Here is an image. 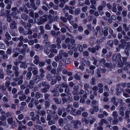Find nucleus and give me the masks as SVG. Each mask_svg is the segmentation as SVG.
I'll return each instance as SVG.
<instances>
[{"label": "nucleus", "instance_id": "1", "mask_svg": "<svg viewBox=\"0 0 130 130\" xmlns=\"http://www.w3.org/2000/svg\"><path fill=\"white\" fill-rule=\"evenodd\" d=\"M121 56L120 53H118L117 54H115L112 56V60L113 61L117 63V62H119L121 61Z\"/></svg>", "mask_w": 130, "mask_h": 130}, {"label": "nucleus", "instance_id": "2", "mask_svg": "<svg viewBox=\"0 0 130 130\" xmlns=\"http://www.w3.org/2000/svg\"><path fill=\"white\" fill-rule=\"evenodd\" d=\"M73 98L71 96H69L68 98L64 97L62 98V101L63 103L68 104L73 100Z\"/></svg>", "mask_w": 130, "mask_h": 130}, {"label": "nucleus", "instance_id": "3", "mask_svg": "<svg viewBox=\"0 0 130 130\" xmlns=\"http://www.w3.org/2000/svg\"><path fill=\"white\" fill-rule=\"evenodd\" d=\"M17 24L15 21L12 19L9 25V27L11 29H15L17 27Z\"/></svg>", "mask_w": 130, "mask_h": 130}, {"label": "nucleus", "instance_id": "4", "mask_svg": "<svg viewBox=\"0 0 130 130\" xmlns=\"http://www.w3.org/2000/svg\"><path fill=\"white\" fill-rule=\"evenodd\" d=\"M72 124H73V126L74 128L77 129L79 127L78 125L81 124V122L78 120H72L71 122Z\"/></svg>", "mask_w": 130, "mask_h": 130}, {"label": "nucleus", "instance_id": "5", "mask_svg": "<svg viewBox=\"0 0 130 130\" xmlns=\"http://www.w3.org/2000/svg\"><path fill=\"white\" fill-rule=\"evenodd\" d=\"M50 92L53 94V96H58L59 95V93L57 90L55 88L50 90Z\"/></svg>", "mask_w": 130, "mask_h": 130}, {"label": "nucleus", "instance_id": "6", "mask_svg": "<svg viewBox=\"0 0 130 130\" xmlns=\"http://www.w3.org/2000/svg\"><path fill=\"white\" fill-rule=\"evenodd\" d=\"M104 66L105 67L110 69H114L115 67V64L113 65L112 64L109 62L105 63L104 64Z\"/></svg>", "mask_w": 130, "mask_h": 130}, {"label": "nucleus", "instance_id": "7", "mask_svg": "<svg viewBox=\"0 0 130 130\" xmlns=\"http://www.w3.org/2000/svg\"><path fill=\"white\" fill-rule=\"evenodd\" d=\"M32 78L36 83H38L41 79V77L38 75L34 76L32 77Z\"/></svg>", "mask_w": 130, "mask_h": 130}, {"label": "nucleus", "instance_id": "8", "mask_svg": "<svg viewBox=\"0 0 130 130\" xmlns=\"http://www.w3.org/2000/svg\"><path fill=\"white\" fill-rule=\"evenodd\" d=\"M116 94L117 96H119L120 95V94L121 93L122 91V89L121 88L119 87H117L116 89Z\"/></svg>", "mask_w": 130, "mask_h": 130}, {"label": "nucleus", "instance_id": "9", "mask_svg": "<svg viewBox=\"0 0 130 130\" xmlns=\"http://www.w3.org/2000/svg\"><path fill=\"white\" fill-rule=\"evenodd\" d=\"M35 81L34 79L30 80L29 82V85H28V87L30 89H32L33 88V86L35 84Z\"/></svg>", "mask_w": 130, "mask_h": 130}, {"label": "nucleus", "instance_id": "10", "mask_svg": "<svg viewBox=\"0 0 130 130\" xmlns=\"http://www.w3.org/2000/svg\"><path fill=\"white\" fill-rule=\"evenodd\" d=\"M34 58L35 59L34 61V63L35 64L38 65L40 62L39 56L37 55H36L34 56Z\"/></svg>", "mask_w": 130, "mask_h": 130}, {"label": "nucleus", "instance_id": "11", "mask_svg": "<svg viewBox=\"0 0 130 130\" xmlns=\"http://www.w3.org/2000/svg\"><path fill=\"white\" fill-rule=\"evenodd\" d=\"M35 97L36 99H38L39 98H42L43 97V96L39 92H37L35 93Z\"/></svg>", "mask_w": 130, "mask_h": 130}, {"label": "nucleus", "instance_id": "12", "mask_svg": "<svg viewBox=\"0 0 130 130\" xmlns=\"http://www.w3.org/2000/svg\"><path fill=\"white\" fill-rule=\"evenodd\" d=\"M62 55L61 54H59L57 56H55L54 58V59L57 62H58L59 60L62 58Z\"/></svg>", "mask_w": 130, "mask_h": 130}, {"label": "nucleus", "instance_id": "13", "mask_svg": "<svg viewBox=\"0 0 130 130\" xmlns=\"http://www.w3.org/2000/svg\"><path fill=\"white\" fill-rule=\"evenodd\" d=\"M42 85L43 87H45V88H47L48 89H49L50 87V85L47 84L45 81H43L42 82Z\"/></svg>", "mask_w": 130, "mask_h": 130}, {"label": "nucleus", "instance_id": "14", "mask_svg": "<svg viewBox=\"0 0 130 130\" xmlns=\"http://www.w3.org/2000/svg\"><path fill=\"white\" fill-rule=\"evenodd\" d=\"M17 12L16 11H12L11 13V15L12 17L13 18L15 19H17L18 17L17 16Z\"/></svg>", "mask_w": 130, "mask_h": 130}, {"label": "nucleus", "instance_id": "15", "mask_svg": "<svg viewBox=\"0 0 130 130\" xmlns=\"http://www.w3.org/2000/svg\"><path fill=\"white\" fill-rule=\"evenodd\" d=\"M23 76L22 75H20L19 76V80H18L17 84L18 85H19L22 84L23 82Z\"/></svg>", "mask_w": 130, "mask_h": 130}, {"label": "nucleus", "instance_id": "16", "mask_svg": "<svg viewBox=\"0 0 130 130\" xmlns=\"http://www.w3.org/2000/svg\"><path fill=\"white\" fill-rule=\"evenodd\" d=\"M53 100L57 104H61L62 102L61 100L57 98H53Z\"/></svg>", "mask_w": 130, "mask_h": 130}, {"label": "nucleus", "instance_id": "17", "mask_svg": "<svg viewBox=\"0 0 130 130\" xmlns=\"http://www.w3.org/2000/svg\"><path fill=\"white\" fill-rule=\"evenodd\" d=\"M72 105L71 104H68L67 105L66 109V111L67 112H70L73 109V108L72 107Z\"/></svg>", "mask_w": 130, "mask_h": 130}, {"label": "nucleus", "instance_id": "18", "mask_svg": "<svg viewBox=\"0 0 130 130\" xmlns=\"http://www.w3.org/2000/svg\"><path fill=\"white\" fill-rule=\"evenodd\" d=\"M34 47L35 48L40 50H42L43 48V46L40 45L38 44H36L34 46Z\"/></svg>", "mask_w": 130, "mask_h": 130}, {"label": "nucleus", "instance_id": "19", "mask_svg": "<svg viewBox=\"0 0 130 130\" xmlns=\"http://www.w3.org/2000/svg\"><path fill=\"white\" fill-rule=\"evenodd\" d=\"M116 5L115 3L113 4L111 10L114 12H116L117 11V8H116Z\"/></svg>", "mask_w": 130, "mask_h": 130}, {"label": "nucleus", "instance_id": "20", "mask_svg": "<svg viewBox=\"0 0 130 130\" xmlns=\"http://www.w3.org/2000/svg\"><path fill=\"white\" fill-rule=\"evenodd\" d=\"M27 98L26 96L24 94H22V95L19 97V99L21 101H24Z\"/></svg>", "mask_w": 130, "mask_h": 130}, {"label": "nucleus", "instance_id": "21", "mask_svg": "<svg viewBox=\"0 0 130 130\" xmlns=\"http://www.w3.org/2000/svg\"><path fill=\"white\" fill-rule=\"evenodd\" d=\"M116 99L115 97L112 98L111 101L113 103V104L116 106H117L118 104V102L116 101Z\"/></svg>", "mask_w": 130, "mask_h": 130}, {"label": "nucleus", "instance_id": "22", "mask_svg": "<svg viewBox=\"0 0 130 130\" xmlns=\"http://www.w3.org/2000/svg\"><path fill=\"white\" fill-rule=\"evenodd\" d=\"M105 29L104 31V36H106L108 34V30L109 29V27L108 26H106L105 27Z\"/></svg>", "mask_w": 130, "mask_h": 130}, {"label": "nucleus", "instance_id": "23", "mask_svg": "<svg viewBox=\"0 0 130 130\" xmlns=\"http://www.w3.org/2000/svg\"><path fill=\"white\" fill-rule=\"evenodd\" d=\"M130 51V47H127L125 48L124 52L127 56L129 55V51Z\"/></svg>", "mask_w": 130, "mask_h": 130}, {"label": "nucleus", "instance_id": "24", "mask_svg": "<svg viewBox=\"0 0 130 130\" xmlns=\"http://www.w3.org/2000/svg\"><path fill=\"white\" fill-rule=\"evenodd\" d=\"M32 73L33 75H37L38 73V69L36 67L32 70Z\"/></svg>", "mask_w": 130, "mask_h": 130}, {"label": "nucleus", "instance_id": "25", "mask_svg": "<svg viewBox=\"0 0 130 130\" xmlns=\"http://www.w3.org/2000/svg\"><path fill=\"white\" fill-rule=\"evenodd\" d=\"M82 123H85L86 124H87L89 122V120L86 118H82Z\"/></svg>", "mask_w": 130, "mask_h": 130}, {"label": "nucleus", "instance_id": "26", "mask_svg": "<svg viewBox=\"0 0 130 130\" xmlns=\"http://www.w3.org/2000/svg\"><path fill=\"white\" fill-rule=\"evenodd\" d=\"M88 50L89 51L93 53H95L96 52L95 49L94 47L92 48L89 47L88 48Z\"/></svg>", "mask_w": 130, "mask_h": 130}, {"label": "nucleus", "instance_id": "27", "mask_svg": "<svg viewBox=\"0 0 130 130\" xmlns=\"http://www.w3.org/2000/svg\"><path fill=\"white\" fill-rule=\"evenodd\" d=\"M28 16L25 14H23L21 15V18L25 20H27L28 19Z\"/></svg>", "mask_w": 130, "mask_h": 130}, {"label": "nucleus", "instance_id": "28", "mask_svg": "<svg viewBox=\"0 0 130 130\" xmlns=\"http://www.w3.org/2000/svg\"><path fill=\"white\" fill-rule=\"evenodd\" d=\"M123 29L125 31H128L129 30L128 27H127V25L125 23L123 25Z\"/></svg>", "mask_w": 130, "mask_h": 130}, {"label": "nucleus", "instance_id": "29", "mask_svg": "<svg viewBox=\"0 0 130 130\" xmlns=\"http://www.w3.org/2000/svg\"><path fill=\"white\" fill-rule=\"evenodd\" d=\"M45 108L46 109H48L50 105V104L49 103V102L47 101H46L45 102Z\"/></svg>", "mask_w": 130, "mask_h": 130}, {"label": "nucleus", "instance_id": "30", "mask_svg": "<svg viewBox=\"0 0 130 130\" xmlns=\"http://www.w3.org/2000/svg\"><path fill=\"white\" fill-rule=\"evenodd\" d=\"M80 9L79 8L76 9L74 11V14L76 15L79 14L80 12Z\"/></svg>", "mask_w": 130, "mask_h": 130}, {"label": "nucleus", "instance_id": "31", "mask_svg": "<svg viewBox=\"0 0 130 130\" xmlns=\"http://www.w3.org/2000/svg\"><path fill=\"white\" fill-rule=\"evenodd\" d=\"M64 122L63 120L61 118L59 119L58 121V123L60 125L61 127H63V122Z\"/></svg>", "mask_w": 130, "mask_h": 130}, {"label": "nucleus", "instance_id": "32", "mask_svg": "<svg viewBox=\"0 0 130 130\" xmlns=\"http://www.w3.org/2000/svg\"><path fill=\"white\" fill-rule=\"evenodd\" d=\"M62 109L60 108H59L57 109V113L59 116H61L62 113Z\"/></svg>", "mask_w": 130, "mask_h": 130}, {"label": "nucleus", "instance_id": "33", "mask_svg": "<svg viewBox=\"0 0 130 130\" xmlns=\"http://www.w3.org/2000/svg\"><path fill=\"white\" fill-rule=\"evenodd\" d=\"M13 118L12 117H11L7 119V122L9 124H11L13 123Z\"/></svg>", "mask_w": 130, "mask_h": 130}, {"label": "nucleus", "instance_id": "34", "mask_svg": "<svg viewBox=\"0 0 130 130\" xmlns=\"http://www.w3.org/2000/svg\"><path fill=\"white\" fill-rule=\"evenodd\" d=\"M5 37L7 40H9L11 38V36L8 32L5 34Z\"/></svg>", "mask_w": 130, "mask_h": 130}, {"label": "nucleus", "instance_id": "35", "mask_svg": "<svg viewBox=\"0 0 130 130\" xmlns=\"http://www.w3.org/2000/svg\"><path fill=\"white\" fill-rule=\"evenodd\" d=\"M32 73L30 71L28 72L26 74V77L28 79H30L32 76Z\"/></svg>", "mask_w": 130, "mask_h": 130}, {"label": "nucleus", "instance_id": "36", "mask_svg": "<svg viewBox=\"0 0 130 130\" xmlns=\"http://www.w3.org/2000/svg\"><path fill=\"white\" fill-rule=\"evenodd\" d=\"M18 30L19 32L21 34H23L24 32V29L22 26H20L18 27Z\"/></svg>", "mask_w": 130, "mask_h": 130}, {"label": "nucleus", "instance_id": "37", "mask_svg": "<svg viewBox=\"0 0 130 130\" xmlns=\"http://www.w3.org/2000/svg\"><path fill=\"white\" fill-rule=\"evenodd\" d=\"M6 72L8 75H10L12 76H14V73L12 74V71L10 70H7Z\"/></svg>", "mask_w": 130, "mask_h": 130}, {"label": "nucleus", "instance_id": "38", "mask_svg": "<svg viewBox=\"0 0 130 130\" xmlns=\"http://www.w3.org/2000/svg\"><path fill=\"white\" fill-rule=\"evenodd\" d=\"M107 44L109 46L111 47L112 46L113 44V42L112 40H109L107 41Z\"/></svg>", "mask_w": 130, "mask_h": 130}, {"label": "nucleus", "instance_id": "39", "mask_svg": "<svg viewBox=\"0 0 130 130\" xmlns=\"http://www.w3.org/2000/svg\"><path fill=\"white\" fill-rule=\"evenodd\" d=\"M112 115L114 118H117L118 116V113L117 111H113Z\"/></svg>", "mask_w": 130, "mask_h": 130}, {"label": "nucleus", "instance_id": "40", "mask_svg": "<svg viewBox=\"0 0 130 130\" xmlns=\"http://www.w3.org/2000/svg\"><path fill=\"white\" fill-rule=\"evenodd\" d=\"M29 15L32 18H33L34 17V11L32 9L29 10Z\"/></svg>", "mask_w": 130, "mask_h": 130}, {"label": "nucleus", "instance_id": "41", "mask_svg": "<svg viewBox=\"0 0 130 130\" xmlns=\"http://www.w3.org/2000/svg\"><path fill=\"white\" fill-rule=\"evenodd\" d=\"M129 112L128 110H127L125 112V118L128 119L129 118Z\"/></svg>", "mask_w": 130, "mask_h": 130}, {"label": "nucleus", "instance_id": "42", "mask_svg": "<svg viewBox=\"0 0 130 130\" xmlns=\"http://www.w3.org/2000/svg\"><path fill=\"white\" fill-rule=\"evenodd\" d=\"M0 88L3 91H5L7 90V87L3 85H0Z\"/></svg>", "mask_w": 130, "mask_h": 130}, {"label": "nucleus", "instance_id": "43", "mask_svg": "<svg viewBox=\"0 0 130 130\" xmlns=\"http://www.w3.org/2000/svg\"><path fill=\"white\" fill-rule=\"evenodd\" d=\"M60 19L63 22L66 23L67 21V18L64 17L63 16H61L60 17Z\"/></svg>", "mask_w": 130, "mask_h": 130}, {"label": "nucleus", "instance_id": "44", "mask_svg": "<svg viewBox=\"0 0 130 130\" xmlns=\"http://www.w3.org/2000/svg\"><path fill=\"white\" fill-rule=\"evenodd\" d=\"M56 45L55 44H52L49 46L50 48V49L51 50H52L56 48Z\"/></svg>", "mask_w": 130, "mask_h": 130}, {"label": "nucleus", "instance_id": "45", "mask_svg": "<svg viewBox=\"0 0 130 130\" xmlns=\"http://www.w3.org/2000/svg\"><path fill=\"white\" fill-rule=\"evenodd\" d=\"M44 52L45 54L47 55H48L50 52V50L48 48H44Z\"/></svg>", "mask_w": 130, "mask_h": 130}, {"label": "nucleus", "instance_id": "46", "mask_svg": "<svg viewBox=\"0 0 130 130\" xmlns=\"http://www.w3.org/2000/svg\"><path fill=\"white\" fill-rule=\"evenodd\" d=\"M79 104L77 102H75L73 103V106L76 108L78 107L79 106Z\"/></svg>", "mask_w": 130, "mask_h": 130}, {"label": "nucleus", "instance_id": "47", "mask_svg": "<svg viewBox=\"0 0 130 130\" xmlns=\"http://www.w3.org/2000/svg\"><path fill=\"white\" fill-rule=\"evenodd\" d=\"M100 64H103L104 65L105 63L106 60L104 58H102L99 61Z\"/></svg>", "mask_w": 130, "mask_h": 130}, {"label": "nucleus", "instance_id": "48", "mask_svg": "<svg viewBox=\"0 0 130 130\" xmlns=\"http://www.w3.org/2000/svg\"><path fill=\"white\" fill-rule=\"evenodd\" d=\"M10 33L11 35L13 36L16 37L18 36L17 34L13 30H11Z\"/></svg>", "mask_w": 130, "mask_h": 130}, {"label": "nucleus", "instance_id": "49", "mask_svg": "<svg viewBox=\"0 0 130 130\" xmlns=\"http://www.w3.org/2000/svg\"><path fill=\"white\" fill-rule=\"evenodd\" d=\"M52 75L50 74H47L46 76V78L48 80L51 81L52 79Z\"/></svg>", "mask_w": 130, "mask_h": 130}, {"label": "nucleus", "instance_id": "50", "mask_svg": "<svg viewBox=\"0 0 130 130\" xmlns=\"http://www.w3.org/2000/svg\"><path fill=\"white\" fill-rule=\"evenodd\" d=\"M78 73H79L81 74V73H77L76 74H75V75L74 76V78L75 79L78 80L80 79V77L79 75H78Z\"/></svg>", "mask_w": 130, "mask_h": 130}, {"label": "nucleus", "instance_id": "51", "mask_svg": "<svg viewBox=\"0 0 130 130\" xmlns=\"http://www.w3.org/2000/svg\"><path fill=\"white\" fill-rule=\"evenodd\" d=\"M47 88L45 87L41 89L40 91L42 93H45L47 91Z\"/></svg>", "mask_w": 130, "mask_h": 130}, {"label": "nucleus", "instance_id": "52", "mask_svg": "<svg viewBox=\"0 0 130 130\" xmlns=\"http://www.w3.org/2000/svg\"><path fill=\"white\" fill-rule=\"evenodd\" d=\"M91 84L92 85H95L96 84L95 82L96 81V79L94 77H92L91 79Z\"/></svg>", "mask_w": 130, "mask_h": 130}, {"label": "nucleus", "instance_id": "53", "mask_svg": "<svg viewBox=\"0 0 130 130\" xmlns=\"http://www.w3.org/2000/svg\"><path fill=\"white\" fill-rule=\"evenodd\" d=\"M31 66H32V67H29L28 68V69L29 71L33 70L36 67L33 64H32V65H31Z\"/></svg>", "mask_w": 130, "mask_h": 130}, {"label": "nucleus", "instance_id": "54", "mask_svg": "<svg viewBox=\"0 0 130 130\" xmlns=\"http://www.w3.org/2000/svg\"><path fill=\"white\" fill-rule=\"evenodd\" d=\"M88 113L87 112H83L82 113V116L84 118L87 117L88 116Z\"/></svg>", "mask_w": 130, "mask_h": 130}, {"label": "nucleus", "instance_id": "55", "mask_svg": "<svg viewBox=\"0 0 130 130\" xmlns=\"http://www.w3.org/2000/svg\"><path fill=\"white\" fill-rule=\"evenodd\" d=\"M93 108L95 112H98L99 110V108L97 106H94L93 107Z\"/></svg>", "mask_w": 130, "mask_h": 130}, {"label": "nucleus", "instance_id": "56", "mask_svg": "<svg viewBox=\"0 0 130 130\" xmlns=\"http://www.w3.org/2000/svg\"><path fill=\"white\" fill-rule=\"evenodd\" d=\"M101 70V68H99L96 70V73L98 76L99 77H100L101 76V75L100 74V72Z\"/></svg>", "mask_w": 130, "mask_h": 130}, {"label": "nucleus", "instance_id": "57", "mask_svg": "<svg viewBox=\"0 0 130 130\" xmlns=\"http://www.w3.org/2000/svg\"><path fill=\"white\" fill-rule=\"evenodd\" d=\"M89 85L88 84H85L84 85V88L85 89V91L86 92V91L88 92V91L87 90V89L89 88Z\"/></svg>", "mask_w": 130, "mask_h": 130}, {"label": "nucleus", "instance_id": "58", "mask_svg": "<svg viewBox=\"0 0 130 130\" xmlns=\"http://www.w3.org/2000/svg\"><path fill=\"white\" fill-rule=\"evenodd\" d=\"M77 48L78 49L79 51L82 52L83 51V48L82 46L80 45H78L77 47Z\"/></svg>", "mask_w": 130, "mask_h": 130}, {"label": "nucleus", "instance_id": "59", "mask_svg": "<svg viewBox=\"0 0 130 130\" xmlns=\"http://www.w3.org/2000/svg\"><path fill=\"white\" fill-rule=\"evenodd\" d=\"M88 7L87 6H85L82 8V10L83 12H86L87 10Z\"/></svg>", "mask_w": 130, "mask_h": 130}, {"label": "nucleus", "instance_id": "60", "mask_svg": "<svg viewBox=\"0 0 130 130\" xmlns=\"http://www.w3.org/2000/svg\"><path fill=\"white\" fill-rule=\"evenodd\" d=\"M11 3H8V4H7V5L6 6V9L9 10L11 8Z\"/></svg>", "mask_w": 130, "mask_h": 130}, {"label": "nucleus", "instance_id": "61", "mask_svg": "<svg viewBox=\"0 0 130 130\" xmlns=\"http://www.w3.org/2000/svg\"><path fill=\"white\" fill-rule=\"evenodd\" d=\"M24 117V116L22 114H20L18 115V119L19 120H21Z\"/></svg>", "mask_w": 130, "mask_h": 130}, {"label": "nucleus", "instance_id": "62", "mask_svg": "<svg viewBox=\"0 0 130 130\" xmlns=\"http://www.w3.org/2000/svg\"><path fill=\"white\" fill-rule=\"evenodd\" d=\"M80 99L79 96L77 95L74 96L73 99L75 101L78 100Z\"/></svg>", "mask_w": 130, "mask_h": 130}, {"label": "nucleus", "instance_id": "63", "mask_svg": "<svg viewBox=\"0 0 130 130\" xmlns=\"http://www.w3.org/2000/svg\"><path fill=\"white\" fill-rule=\"evenodd\" d=\"M50 33L53 36V37L54 38L56 37V32L55 31L53 30L51 31Z\"/></svg>", "mask_w": 130, "mask_h": 130}, {"label": "nucleus", "instance_id": "64", "mask_svg": "<svg viewBox=\"0 0 130 130\" xmlns=\"http://www.w3.org/2000/svg\"><path fill=\"white\" fill-rule=\"evenodd\" d=\"M52 117L56 121L58 120L59 119L57 115H53L52 116Z\"/></svg>", "mask_w": 130, "mask_h": 130}]
</instances>
